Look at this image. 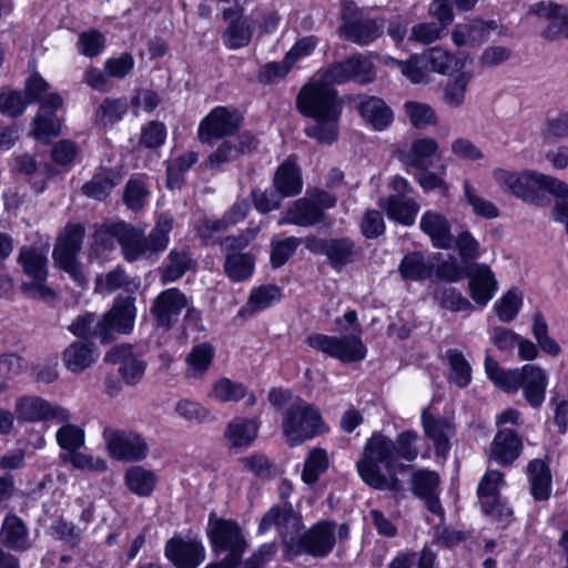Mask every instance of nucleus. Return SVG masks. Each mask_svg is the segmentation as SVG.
Masks as SVG:
<instances>
[{
	"mask_svg": "<svg viewBox=\"0 0 568 568\" xmlns=\"http://www.w3.org/2000/svg\"><path fill=\"white\" fill-rule=\"evenodd\" d=\"M523 452V442L518 434L510 428H501L495 435L489 458L503 466L511 465Z\"/></svg>",
	"mask_w": 568,
	"mask_h": 568,
	"instance_id": "a878e982",
	"label": "nucleus"
},
{
	"mask_svg": "<svg viewBox=\"0 0 568 568\" xmlns=\"http://www.w3.org/2000/svg\"><path fill=\"white\" fill-rule=\"evenodd\" d=\"M83 529L63 518H59L50 526V535L70 547H77L80 544Z\"/></svg>",
	"mask_w": 568,
	"mask_h": 568,
	"instance_id": "774afa93",
	"label": "nucleus"
},
{
	"mask_svg": "<svg viewBox=\"0 0 568 568\" xmlns=\"http://www.w3.org/2000/svg\"><path fill=\"white\" fill-rule=\"evenodd\" d=\"M59 109H40L31 122V136L36 142H51L61 134L62 120L57 115Z\"/></svg>",
	"mask_w": 568,
	"mask_h": 568,
	"instance_id": "473e14b6",
	"label": "nucleus"
},
{
	"mask_svg": "<svg viewBox=\"0 0 568 568\" xmlns=\"http://www.w3.org/2000/svg\"><path fill=\"white\" fill-rule=\"evenodd\" d=\"M464 200L477 216L495 219L499 214L497 206L481 197L468 181L464 182Z\"/></svg>",
	"mask_w": 568,
	"mask_h": 568,
	"instance_id": "6e6d98bb",
	"label": "nucleus"
},
{
	"mask_svg": "<svg viewBox=\"0 0 568 568\" xmlns=\"http://www.w3.org/2000/svg\"><path fill=\"white\" fill-rule=\"evenodd\" d=\"M349 537V526L334 520H320L300 536L294 557L305 554L314 558H326L334 549L336 541H345Z\"/></svg>",
	"mask_w": 568,
	"mask_h": 568,
	"instance_id": "1a4fd4ad",
	"label": "nucleus"
},
{
	"mask_svg": "<svg viewBox=\"0 0 568 568\" xmlns=\"http://www.w3.org/2000/svg\"><path fill=\"white\" fill-rule=\"evenodd\" d=\"M534 12L550 20L541 31L542 39L554 41L560 37L568 38V7L552 1H539L535 4Z\"/></svg>",
	"mask_w": 568,
	"mask_h": 568,
	"instance_id": "5701e85b",
	"label": "nucleus"
},
{
	"mask_svg": "<svg viewBox=\"0 0 568 568\" xmlns=\"http://www.w3.org/2000/svg\"><path fill=\"white\" fill-rule=\"evenodd\" d=\"M253 32L254 29L250 20L244 16H239L229 23L222 33L223 44L229 50L245 48L250 44Z\"/></svg>",
	"mask_w": 568,
	"mask_h": 568,
	"instance_id": "4c0bfd02",
	"label": "nucleus"
},
{
	"mask_svg": "<svg viewBox=\"0 0 568 568\" xmlns=\"http://www.w3.org/2000/svg\"><path fill=\"white\" fill-rule=\"evenodd\" d=\"M356 468L362 480L374 489L395 494L403 490L396 473L406 467L397 463L395 443L382 434H373L367 440Z\"/></svg>",
	"mask_w": 568,
	"mask_h": 568,
	"instance_id": "7ed1b4c3",
	"label": "nucleus"
},
{
	"mask_svg": "<svg viewBox=\"0 0 568 568\" xmlns=\"http://www.w3.org/2000/svg\"><path fill=\"white\" fill-rule=\"evenodd\" d=\"M258 425L253 419L235 418L227 425L225 438L232 447H246L257 436Z\"/></svg>",
	"mask_w": 568,
	"mask_h": 568,
	"instance_id": "c03bdc74",
	"label": "nucleus"
},
{
	"mask_svg": "<svg viewBox=\"0 0 568 568\" xmlns=\"http://www.w3.org/2000/svg\"><path fill=\"white\" fill-rule=\"evenodd\" d=\"M494 176L503 189L532 205H547L549 200L546 192L557 197H568L566 182L537 171L511 172L498 169Z\"/></svg>",
	"mask_w": 568,
	"mask_h": 568,
	"instance_id": "39448f33",
	"label": "nucleus"
},
{
	"mask_svg": "<svg viewBox=\"0 0 568 568\" xmlns=\"http://www.w3.org/2000/svg\"><path fill=\"white\" fill-rule=\"evenodd\" d=\"M211 396L222 403L237 402L246 396V388L241 383L221 378L214 384Z\"/></svg>",
	"mask_w": 568,
	"mask_h": 568,
	"instance_id": "0e129e2a",
	"label": "nucleus"
},
{
	"mask_svg": "<svg viewBox=\"0 0 568 568\" xmlns=\"http://www.w3.org/2000/svg\"><path fill=\"white\" fill-rule=\"evenodd\" d=\"M345 321L349 327L341 328L345 335L337 337L321 333H313L307 336L306 344L325 355L337 358L342 363H354L364 359L366 347L361 339V326L357 323L355 311H348L344 314Z\"/></svg>",
	"mask_w": 568,
	"mask_h": 568,
	"instance_id": "0eeeda50",
	"label": "nucleus"
},
{
	"mask_svg": "<svg viewBox=\"0 0 568 568\" xmlns=\"http://www.w3.org/2000/svg\"><path fill=\"white\" fill-rule=\"evenodd\" d=\"M104 361L119 365V374L129 385H135L145 372V363L134 355L131 345H116L105 353Z\"/></svg>",
	"mask_w": 568,
	"mask_h": 568,
	"instance_id": "412c9836",
	"label": "nucleus"
},
{
	"mask_svg": "<svg viewBox=\"0 0 568 568\" xmlns=\"http://www.w3.org/2000/svg\"><path fill=\"white\" fill-rule=\"evenodd\" d=\"M341 19L342 24L338 28L341 38L357 45H368L383 33L378 20L365 13L353 1H345L342 4Z\"/></svg>",
	"mask_w": 568,
	"mask_h": 568,
	"instance_id": "9b49d317",
	"label": "nucleus"
},
{
	"mask_svg": "<svg viewBox=\"0 0 568 568\" xmlns=\"http://www.w3.org/2000/svg\"><path fill=\"white\" fill-rule=\"evenodd\" d=\"M398 270L403 278L419 282L433 276L434 263L423 253L412 252L403 257Z\"/></svg>",
	"mask_w": 568,
	"mask_h": 568,
	"instance_id": "58836bf2",
	"label": "nucleus"
},
{
	"mask_svg": "<svg viewBox=\"0 0 568 568\" xmlns=\"http://www.w3.org/2000/svg\"><path fill=\"white\" fill-rule=\"evenodd\" d=\"M65 424L55 434L59 446L68 453H73L84 445V432L74 424Z\"/></svg>",
	"mask_w": 568,
	"mask_h": 568,
	"instance_id": "e2e57ef3",
	"label": "nucleus"
},
{
	"mask_svg": "<svg viewBox=\"0 0 568 568\" xmlns=\"http://www.w3.org/2000/svg\"><path fill=\"white\" fill-rule=\"evenodd\" d=\"M17 263L29 278L48 277L47 250L37 246H22L17 255Z\"/></svg>",
	"mask_w": 568,
	"mask_h": 568,
	"instance_id": "f704fd0d",
	"label": "nucleus"
},
{
	"mask_svg": "<svg viewBox=\"0 0 568 568\" xmlns=\"http://www.w3.org/2000/svg\"><path fill=\"white\" fill-rule=\"evenodd\" d=\"M447 358L450 366L449 379L459 387L467 386L471 381V367L464 355L456 349H449Z\"/></svg>",
	"mask_w": 568,
	"mask_h": 568,
	"instance_id": "bf43d9fd",
	"label": "nucleus"
},
{
	"mask_svg": "<svg viewBox=\"0 0 568 568\" xmlns=\"http://www.w3.org/2000/svg\"><path fill=\"white\" fill-rule=\"evenodd\" d=\"M118 183V175L111 170H104L95 174L89 182L84 183L82 192L89 197L103 200Z\"/></svg>",
	"mask_w": 568,
	"mask_h": 568,
	"instance_id": "09e8293b",
	"label": "nucleus"
},
{
	"mask_svg": "<svg viewBox=\"0 0 568 568\" xmlns=\"http://www.w3.org/2000/svg\"><path fill=\"white\" fill-rule=\"evenodd\" d=\"M47 280L48 277H33L30 281L22 282L20 292L27 298L51 303L55 300L57 293L47 284Z\"/></svg>",
	"mask_w": 568,
	"mask_h": 568,
	"instance_id": "680f3d73",
	"label": "nucleus"
},
{
	"mask_svg": "<svg viewBox=\"0 0 568 568\" xmlns=\"http://www.w3.org/2000/svg\"><path fill=\"white\" fill-rule=\"evenodd\" d=\"M419 227L429 236L436 248L448 250L452 247V225L440 212L430 210L424 212L419 221Z\"/></svg>",
	"mask_w": 568,
	"mask_h": 568,
	"instance_id": "bb28decb",
	"label": "nucleus"
},
{
	"mask_svg": "<svg viewBox=\"0 0 568 568\" xmlns=\"http://www.w3.org/2000/svg\"><path fill=\"white\" fill-rule=\"evenodd\" d=\"M530 491L536 500H547L551 493V475L541 459H534L527 467Z\"/></svg>",
	"mask_w": 568,
	"mask_h": 568,
	"instance_id": "a19ab883",
	"label": "nucleus"
},
{
	"mask_svg": "<svg viewBox=\"0 0 568 568\" xmlns=\"http://www.w3.org/2000/svg\"><path fill=\"white\" fill-rule=\"evenodd\" d=\"M28 105L22 91L9 87L0 89V113L2 115L17 119L26 112Z\"/></svg>",
	"mask_w": 568,
	"mask_h": 568,
	"instance_id": "603ef678",
	"label": "nucleus"
},
{
	"mask_svg": "<svg viewBox=\"0 0 568 568\" xmlns=\"http://www.w3.org/2000/svg\"><path fill=\"white\" fill-rule=\"evenodd\" d=\"M195 261L185 248L172 250L166 257V265L162 272L163 283L175 282L187 271L195 268Z\"/></svg>",
	"mask_w": 568,
	"mask_h": 568,
	"instance_id": "37998d69",
	"label": "nucleus"
},
{
	"mask_svg": "<svg viewBox=\"0 0 568 568\" xmlns=\"http://www.w3.org/2000/svg\"><path fill=\"white\" fill-rule=\"evenodd\" d=\"M125 485L129 490L140 497L151 495L156 485V475L141 466L130 467L124 475Z\"/></svg>",
	"mask_w": 568,
	"mask_h": 568,
	"instance_id": "a18cd8bd",
	"label": "nucleus"
},
{
	"mask_svg": "<svg viewBox=\"0 0 568 568\" xmlns=\"http://www.w3.org/2000/svg\"><path fill=\"white\" fill-rule=\"evenodd\" d=\"M172 227L173 219L169 215H161L148 235L124 222L104 224L95 230L93 245L97 251L106 252L118 243L125 261L150 260L165 251Z\"/></svg>",
	"mask_w": 568,
	"mask_h": 568,
	"instance_id": "f257e3e1",
	"label": "nucleus"
},
{
	"mask_svg": "<svg viewBox=\"0 0 568 568\" xmlns=\"http://www.w3.org/2000/svg\"><path fill=\"white\" fill-rule=\"evenodd\" d=\"M497 281L490 268L485 264L475 265L469 273V291L471 298L485 306L495 295Z\"/></svg>",
	"mask_w": 568,
	"mask_h": 568,
	"instance_id": "c756f323",
	"label": "nucleus"
},
{
	"mask_svg": "<svg viewBox=\"0 0 568 568\" xmlns=\"http://www.w3.org/2000/svg\"><path fill=\"white\" fill-rule=\"evenodd\" d=\"M283 435L290 446H297L327 430L317 407L296 398L283 413Z\"/></svg>",
	"mask_w": 568,
	"mask_h": 568,
	"instance_id": "6e6552de",
	"label": "nucleus"
},
{
	"mask_svg": "<svg viewBox=\"0 0 568 568\" xmlns=\"http://www.w3.org/2000/svg\"><path fill=\"white\" fill-rule=\"evenodd\" d=\"M348 102L355 104V109L364 123L375 131H385L394 122V111L386 101L377 95L354 94L347 95Z\"/></svg>",
	"mask_w": 568,
	"mask_h": 568,
	"instance_id": "dca6fc26",
	"label": "nucleus"
},
{
	"mask_svg": "<svg viewBox=\"0 0 568 568\" xmlns=\"http://www.w3.org/2000/svg\"><path fill=\"white\" fill-rule=\"evenodd\" d=\"M0 538L3 545L14 550H27L30 547L28 529L16 515L4 518Z\"/></svg>",
	"mask_w": 568,
	"mask_h": 568,
	"instance_id": "ea45409f",
	"label": "nucleus"
},
{
	"mask_svg": "<svg viewBox=\"0 0 568 568\" xmlns=\"http://www.w3.org/2000/svg\"><path fill=\"white\" fill-rule=\"evenodd\" d=\"M328 465L327 454L322 448H314L304 463L302 479L306 484L315 483Z\"/></svg>",
	"mask_w": 568,
	"mask_h": 568,
	"instance_id": "052dcab7",
	"label": "nucleus"
},
{
	"mask_svg": "<svg viewBox=\"0 0 568 568\" xmlns=\"http://www.w3.org/2000/svg\"><path fill=\"white\" fill-rule=\"evenodd\" d=\"M305 246L312 253L325 255L328 264L335 270H341L346 264L352 263L357 255L355 243L347 237L320 239L308 236L305 240Z\"/></svg>",
	"mask_w": 568,
	"mask_h": 568,
	"instance_id": "a211bd4d",
	"label": "nucleus"
},
{
	"mask_svg": "<svg viewBox=\"0 0 568 568\" xmlns=\"http://www.w3.org/2000/svg\"><path fill=\"white\" fill-rule=\"evenodd\" d=\"M197 161L195 152H187L171 160L166 168L168 187L179 190L184 183V173Z\"/></svg>",
	"mask_w": 568,
	"mask_h": 568,
	"instance_id": "864d4df0",
	"label": "nucleus"
},
{
	"mask_svg": "<svg viewBox=\"0 0 568 568\" xmlns=\"http://www.w3.org/2000/svg\"><path fill=\"white\" fill-rule=\"evenodd\" d=\"M436 555L428 548L396 556L388 568H434Z\"/></svg>",
	"mask_w": 568,
	"mask_h": 568,
	"instance_id": "5fc2aeb1",
	"label": "nucleus"
},
{
	"mask_svg": "<svg viewBox=\"0 0 568 568\" xmlns=\"http://www.w3.org/2000/svg\"><path fill=\"white\" fill-rule=\"evenodd\" d=\"M295 105L302 115L315 122L305 130L308 138L316 142L337 141L343 105L338 91L322 74L300 89Z\"/></svg>",
	"mask_w": 568,
	"mask_h": 568,
	"instance_id": "f03ea898",
	"label": "nucleus"
},
{
	"mask_svg": "<svg viewBox=\"0 0 568 568\" xmlns=\"http://www.w3.org/2000/svg\"><path fill=\"white\" fill-rule=\"evenodd\" d=\"M392 194L378 202L387 216L403 225L414 224L419 205L409 195L414 192L408 181L400 176H394L389 183Z\"/></svg>",
	"mask_w": 568,
	"mask_h": 568,
	"instance_id": "4468645a",
	"label": "nucleus"
},
{
	"mask_svg": "<svg viewBox=\"0 0 568 568\" xmlns=\"http://www.w3.org/2000/svg\"><path fill=\"white\" fill-rule=\"evenodd\" d=\"M322 75L333 87L347 83L364 87L376 80L377 70L369 57L355 52L343 60L329 63Z\"/></svg>",
	"mask_w": 568,
	"mask_h": 568,
	"instance_id": "9d476101",
	"label": "nucleus"
},
{
	"mask_svg": "<svg viewBox=\"0 0 568 568\" xmlns=\"http://www.w3.org/2000/svg\"><path fill=\"white\" fill-rule=\"evenodd\" d=\"M108 450L112 457L125 462H139L149 453L145 439L131 430L105 428L103 430Z\"/></svg>",
	"mask_w": 568,
	"mask_h": 568,
	"instance_id": "2eb2a0df",
	"label": "nucleus"
},
{
	"mask_svg": "<svg viewBox=\"0 0 568 568\" xmlns=\"http://www.w3.org/2000/svg\"><path fill=\"white\" fill-rule=\"evenodd\" d=\"M129 110V102L126 97L120 98H105L102 100L97 116L111 124L120 122Z\"/></svg>",
	"mask_w": 568,
	"mask_h": 568,
	"instance_id": "4d7b16f0",
	"label": "nucleus"
},
{
	"mask_svg": "<svg viewBox=\"0 0 568 568\" xmlns=\"http://www.w3.org/2000/svg\"><path fill=\"white\" fill-rule=\"evenodd\" d=\"M503 474L497 470H488L478 486V496L484 511L496 519L509 517L511 514L498 499Z\"/></svg>",
	"mask_w": 568,
	"mask_h": 568,
	"instance_id": "b1692460",
	"label": "nucleus"
},
{
	"mask_svg": "<svg viewBox=\"0 0 568 568\" xmlns=\"http://www.w3.org/2000/svg\"><path fill=\"white\" fill-rule=\"evenodd\" d=\"M272 526H276L282 537V544L285 555L288 558L294 557L295 548L300 542V536L303 534L304 528L302 516L294 511L292 506L284 505L283 507H272L262 517L258 525V534H264Z\"/></svg>",
	"mask_w": 568,
	"mask_h": 568,
	"instance_id": "f8f14e48",
	"label": "nucleus"
},
{
	"mask_svg": "<svg viewBox=\"0 0 568 568\" xmlns=\"http://www.w3.org/2000/svg\"><path fill=\"white\" fill-rule=\"evenodd\" d=\"M101 318L106 332V343L111 342L115 334L130 333L135 320L134 300L132 297L116 300L113 307Z\"/></svg>",
	"mask_w": 568,
	"mask_h": 568,
	"instance_id": "4be33fe9",
	"label": "nucleus"
},
{
	"mask_svg": "<svg viewBox=\"0 0 568 568\" xmlns=\"http://www.w3.org/2000/svg\"><path fill=\"white\" fill-rule=\"evenodd\" d=\"M225 273L234 282L247 280L254 271V257L248 253H233L226 256Z\"/></svg>",
	"mask_w": 568,
	"mask_h": 568,
	"instance_id": "3c124183",
	"label": "nucleus"
},
{
	"mask_svg": "<svg viewBox=\"0 0 568 568\" xmlns=\"http://www.w3.org/2000/svg\"><path fill=\"white\" fill-rule=\"evenodd\" d=\"M50 83L37 71L26 78L23 95L28 104H39L40 109H61L63 99L58 92H49Z\"/></svg>",
	"mask_w": 568,
	"mask_h": 568,
	"instance_id": "393cba45",
	"label": "nucleus"
},
{
	"mask_svg": "<svg viewBox=\"0 0 568 568\" xmlns=\"http://www.w3.org/2000/svg\"><path fill=\"white\" fill-rule=\"evenodd\" d=\"M422 423L426 436L434 443L436 454L445 456L449 450V437L453 433L449 423L426 412H423Z\"/></svg>",
	"mask_w": 568,
	"mask_h": 568,
	"instance_id": "e433bc0d",
	"label": "nucleus"
},
{
	"mask_svg": "<svg viewBox=\"0 0 568 568\" xmlns=\"http://www.w3.org/2000/svg\"><path fill=\"white\" fill-rule=\"evenodd\" d=\"M83 237L84 227L81 224L68 225L53 248V260L77 257L81 250Z\"/></svg>",
	"mask_w": 568,
	"mask_h": 568,
	"instance_id": "79ce46f5",
	"label": "nucleus"
},
{
	"mask_svg": "<svg viewBox=\"0 0 568 568\" xmlns=\"http://www.w3.org/2000/svg\"><path fill=\"white\" fill-rule=\"evenodd\" d=\"M274 186L282 196H294L301 193L303 181L294 155L288 156L278 166L274 176Z\"/></svg>",
	"mask_w": 568,
	"mask_h": 568,
	"instance_id": "2f4dec72",
	"label": "nucleus"
},
{
	"mask_svg": "<svg viewBox=\"0 0 568 568\" xmlns=\"http://www.w3.org/2000/svg\"><path fill=\"white\" fill-rule=\"evenodd\" d=\"M301 243L302 240L295 236L272 241L271 263L273 267L283 266L292 257Z\"/></svg>",
	"mask_w": 568,
	"mask_h": 568,
	"instance_id": "69168bd1",
	"label": "nucleus"
},
{
	"mask_svg": "<svg viewBox=\"0 0 568 568\" xmlns=\"http://www.w3.org/2000/svg\"><path fill=\"white\" fill-rule=\"evenodd\" d=\"M404 109L412 125L416 129L426 128L427 125L435 124L437 121L435 110L429 104L417 101H406Z\"/></svg>",
	"mask_w": 568,
	"mask_h": 568,
	"instance_id": "13d9d810",
	"label": "nucleus"
},
{
	"mask_svg": "<svg viewBox=\"0 0 568 568\" xmlns=\"http://www.w3.org/2000/svg\"><path fill=\"white\" fill-rule=\"evenodd\" d=\"M244 123V116L235 108L216 105L200 121L199 142H213L235 135Z\"/></svg>",
	"mask_w": 568,
	"mask_h": 568,
	"instance_id": "ddd939ff",
	"label": "nucleus"
},
{
	"mask_svg": "<svg viewBox=\"0 0 568 568\" xmlns=\"http://www.w3.org/2000/svg\"><path fill=\"white\" fill-rule=\"evenodd\" d=\"M97 357L92 343L77 341L64 349L62 359L70 372L82 373L95 362Z\"/></svg>",
	"mask_w": 568,
	"mask_h": 568,
	"instance_id": "72a5a7b5",
	"label": "nucleus"
},
{
	"mask_svg": "<svg viewBox=\"0 0 568 568\" xmlns=\"http://www.w3.org/2000/svg\"><path fill=\"white\" fill-rule=\"evenodd\" d=\"M97 284L106 292L123 290L133 293L140 287V280L130 277L123 268L116 267L106 273L104 277H98Z\"/></svg>",
	"mask_w": 568,
	"mask_h": 568,
	"instance_id": "8fccbe9b",
	"label": "nucleus"
},
{
	"mask_svg": "<svg viewBox=\"0 0 568 568\" xmlns=\"http://www.w3.org/2000/svg\"><path fill=\"white\" fill-rule=\"evenodd\" d=\"M485 372L488 378L506 393H517L521 388L524 398L531 407L538 408L544 403L548 377L541 367L526 364L521 368L504 369L497 361L487 355Z\"/></svg>",
	"mask_w": 568,
	"mask_h": 568,
	"instance_id": "20e7f679",
	"label": "nucleus"
},
{
	"mask_svg": "<svg viewBox=\"0 0 568 568\" xmlns=\"http://www.w3.org/2000/svg\"><path fill=\"white\" fill-rule=\"evenodd\" d=\"M14 414L19 420L42 422L54 419L58 423L68 422L71 417L70 412L58 405H52L48 400L36 395H26L17 399Z\"/></svg>",
	"mask_w": 568,
	"mask_h": 568,
	"instance_id": "f3484780",
	"label": "nucleus"
},
{
	"mask_svg": "<svg viewBox=\"0 0 568 568\" xmlns=\"http://www.w3.org/2000/svg\"><path fill=\"white\" fill-rule=\"evenodd\" d=\"M69 331L79 337H98L101 343H106V332L102 318L91 313L78 316L69 325Z\"/></svg>",
	"mask_w": 568,
	"mask_h": 568,
	"instance_id": "de8ad7c7",
	"label": "nucleus"
},
{
	"mask_svg": "<svg viewBox=\"0 0 568 568\" xmlns=\"http://www.w3.org/2000/svg\"><path fill=\"white\" fill-rule=\"evenodd\" d=\"M280 300L281 290L276 285L267 284L254 287L250 293L247 303L239 311V315L242 317L252 316L271 307Z\"/></svg>",
	"mask_w": 568,
	"mask_h": 568,
	"instance_id": "c9c22d12",
	"label": "nucleus"
},
{
	"mask_svg": "<svg viewBox=\"0 0 568 568\" xmlns=\"http://www.w3.org/2000/svg\"><path fill=\"white\" fill-rule=\"evenodd\" d=\"M438 485L439 477L435 471L417 470L412 477L414 494L425 500L429 511L442 516L443 508L436 493Z\"/></svg>",
	"mask_w": 568,
	"mask_h": 568,
	"instance_id": "cd10ccee",
	"label": "nucleus"
},
{
	"mask_svg": "<svg viewBox=\"0 0 568 568\" xmlns=\"http://www.w3.org/2000/svg\"><path fill=\"white\" fill-rule=\"evenodd\" d=\"M422 62L426 70L443 75H452L459 72L465 67L464 59L456 57L440 47H433L426 50L422 55Z\"/></svg>",
	"mask_w": 568,
	"mask_h": 568,
	"instance_id": "7c9ffc66",
	"label": "nucleus"
},
{
	"mask_svg": "<svg viewBox=\"0 0 568 568\" xmlns=\"http://www.w3.org/2000/svg\"><path fill=\"white\" fill-rule=\"evenodd\" d=\"M214 357V348L209 343H202L192 348L186 356L187 368L185 376L187 378L201 377L211 366Z\"/></svg>",
	"mask_w": 568,
	"mask_h": 568,
	"instance_id": "49530a36",
	"label": "nucleus"
},
{
	"mask_svg": "<svg viewBox=\"0 0 568 568\" xmlns=\"http://www.w3.org/2000/svg\"><path fill=\"white\" fill-rule=\"evenodd\" d=\"M187 304L185 294L172 287L164 290L154 298L150 312L156 326L170 329L179 321L181 312L187 307Z\"/></svg>",
	"mask_w": 568,
	"mask_h": 568,
	"instance_id": "6ab92c4d",
	"label": "nucleus"
},
{
	"mask_svg": "<svg viewBox=\"0 0 568 568\" xmlns=\"http://www.w3.org/2000/svg\"><path fill=\"white\" fill-rule=\"evenodd\" d=\"M523 303L521 294L517 290H509L503 297L495 304V310L498 318L501 322L509 323L518 314Z\"/></svg>",
	"mask_w": 568,
	"mask_h": 568,
	"instance_id": "338daca9",
	"label": "nucleus"
},
{
	"mask_svg": "<svg viewBox=\"0 0 568 568\" xmlns=\"http://www.w3.org/2000/svg\"><path fill=\"white\" fill-rule=\"evenodd\" d=\"M325 217L322 209L317 207L310 196L296 200L287 210L278 224H294L297 226H312L321 223Z\"/></svg>",
	"mask_w": 568,
	"mask_h": 568,
	"instance_id": "c85d7f7f",
	"label": "nucleus"
},
{
	"mask_svg": "<svg viewBox=\"0 0 568 568\" xmlns=\"http://www.w3.org/2000/svg\"><path fill=\"white\" fill-rule=\"evenodd\" d=\"M206 535L213 554L219 561L211 562L204 568H237L247 549V540L240 525L232 519H224L211 514L209 517Z\"/></svg>",
	"mask_w": 568,
	"mask_h": 568,
	"instance_id": "423d86ee",
	"label": "nucleus"
},
{
	"mask_svg": "<svg viewBox=\"0 0 568 568\" xmlns=\"http://www.w3.org/2000/svg\"><path fill=\"white\" fill-rule=\"evenodd\" d=\"M165 556L176 568H197L205 559V548L199 540L171 538L165 545Z\"/></svg>",
	"mask_w": 568,
	"mask_h": 568,
	"instance_id": "aec40b11",
	"label": "nucleus"
}]
</instances>
